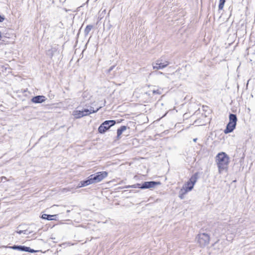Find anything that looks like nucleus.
I'll return each instance as SVG.
<instances>
[{"label":"nucleus","instance_id":"f257e3e1","mask_svg":"<svg viewBox=\"0 0 255 255\" xmlns=\"http://www.w3.org/2000/svg\"><path fill=\"white\" fill-rule=\"evenodd\" d=\"M216 158L219 172L227 168L229 163V157L225 152L219 153L216 156Z\"/></svg>","mask_w":255,"mask_h":255},{"label":"nucleus","instance_id":"f03ea898","mask_svg":"<svg viewBox=\"0 0 255 255\" xmlns=\"http://www.w3.org/2000/svg\"><path fill=\"white\" fill-rule=\"evenodd\" d=\"M196 239L199 246L200 247L203 248L209 244L210 237L208 234L205 233H199L197 235Z\"/></svg>","mask_w":255,"mask_h":255},{"label":"nucleus","instance_id":"7ed1b4c3","mask_svg":"<svg viewBox=\"0 0 255 255\" xmlns=\"http://www.w3.org/2000/svg\"><path fill=\"white\" fill-rule=\"evenodd\" d=\"M116 124V122L115 120L105 121L99 126L98 128V131L99 133L103 134Z\"/></svg>","mask_w":255,"mask_h":255},{"label":"nucleus","instance_id":"20e7f679","mask_svg":"<svg viewBox=\"0 0 255 255\" xmlns=\"http://www.w3.org/2000/svg\"><path fill=\"white\" fill-rule=\"evenodd\" d=\"M98 111V109H97L96 111H91L89 109H84L81 111L80 110H75L73 111V115L74 116L76 119H80L84 116H88L92 113H96Z\"/></svg>","mask_w":255,"mask_h":255},{"label":"nucleus","instance_id":"39448f33","mask_svg":"<svg viewBox=\"0 0 255 255\" xmlns=\"http://www.w3.org/2000/svg\"><path fill=\"white\" fill-rule=\"evenodd\" d=\"M108 172L106 171L98 172L95 174L90 175L93 183H97L101 182L108 176Z\"/></svg>","mask_w":255,"mask_h":255},{"label":"nucleus","instance_id":"423d86ee","mask_svg":"<svg viewBox=\"0 0 255 255\" xmlns=\"http://www.w3.org/2000/svg\"><path fill=\"white\" fill-rule=\"evenodd\" d=\"M6 248L14 250H17L21 252H28L30 253H35L38 252V251L31 249L30 247L21 245H13L12 246H7Z\"/></svg>","mask_w":255,"mask_h":255},{"label":"nucleus","instance_id":"0eeeda50","mask_svg":"<svg viewBox=\"0 0 255 255\" xmlns=\"http://www.w3.org/2000/svg\"><path fill=\"white\" fill-rule=\"evenodd\" d=\"M169 64L167 61L163 60L161 59H158L153 65L154 69H162L167 67Z\"/></svg>","mask_w":255,"mask_h":255},{"label":"nucleus","instance_id":"6e6552de","mask_svg":"<svg viewBox=\"0 0 255 255\" xmlns=\"http://www.w3.org/2000/svg\"><path fill=\"white\" fill-rule=\"evenodd\" d=\"M161 183L159 181H145L142 183V187L143 189H150L154 188L157 185H159Z\"/></svg>","mask_w":255,"mask_h":255},{"label":"nucleus","instance_id":"1a4fd4ad","mask_svg":"<svg viewBox=\"0 0 255 255\" xmlns=\"http://www.w3.org/2000/svg\"><path fill=\"white\" fill-rule=\"evenodd\" d=\"M47 98L43 95H37L31 99V102L34 104H41L46 101Z\"/></svg>","mask_w":255,"mask_h":255},{"label":"nucleus","instance_id":"9d476101","mask_svg":"<svg viewBox=\"0 0 255 255\" xmlns=\"http://www.w3.org/2000/svg\"><path fill=\"white\" fill-rule=\"evenodd\" d=\"M199 172H197L195 173L190 178L189 181L191 182V186L188 187V190H192L194 187V185L197 182V179L199 178Z\"/></svg>","mask_w":255,"mask_h":255},{"label":"nucleus","instance_id":"9b49d317","mask_svg":"<svg viewBox=\"0 0 255 255\" xmlns=\"http://www.w3.org/2000/svg\"><path fill=\"white\" fill-rule=\"evenodd\" d=\"M94 184L91 179V177L90 175L86 180L81 181L79 184L78 187H85L90 184Z\"/></svg>","mask_w":255,"mask_h":255},{"label":"nucleus","instance_id":"f8f14e48","mask_svg":"<svg viewBox=\"0 0 255 255\" xmlns=\"http://www.w3.org/2000/svg\"><path fill=\"white\" fill-rule=\"evenodd\" d=\"M236 124L231 123H228L226 126V128L224 129V133L226 134L232 132L236 128Z\"/></svg>","mask_w":255,"mask_h":255},{"label":"nucleus","instance_id":"ddd939ff","mask_svg":"<svg viewBox=\"0 0 255 255\" xmlns=\"http://www.w3.org/2000/svg\"><path fill=\"white\" fill-rule=\"evenodd\" d=\"M57 52V48L56 47H52L49 49L46 53L47 56H48L51 59L52 58L53 56Z\"/></svg>","mask_w":255,"mask_h":255},{"label":"nucleus","instance_id":"4468645a","mask_svg":"<svg viewBox=\"0 0 255 255\" xmlns=\"http://www.w3.org/2000/svg\"><path fill=\"white\" fill-rule=\"evenodd\" d=\"M57 216H58V215H48V214H44L42 215L41 218H42L43 219H46L48 221L56 220V219H55V218H52V217H57Z\"/></svg>","mask_w":255,"mask_h":255},{"label":"nucleus","instance_id":"2eb2a0df","mask_svg":"<svg viewBox=\"0 0 255 255\" xmlns=\"http://www.w3.org/2000/svg\"><path fill=\"white\" fill-rule=\"evenodd\" d=\"M229 118V123H234V124L237 125V117L236 114H230Z\"/></svg>","mask_w":255,"mask_h":255},{"label":"nucleus","instance_id":"dca6fc26","mask_svg":"<svg viewBox=\"0 0 255 255\" xmlns=\"http://www.w3.org/2000/svg\"><path fill=\"white\" fill-rule=\"evenodd\" d=\"M127 127L126 126H122L120 128L117 129V138H119L122 133L127 129Z\"/></svg>","mask_w":255,"mask_h":255},{"label":"nucleus","instance_id":"f3484780","mask_svg":"<svg viewBox=\"0 0 255 255\" xmlns=\"http://www.w3.org/2000/svg\"><path fill=\"white\" fill-rule=\"evenodd\" d=\"M191 182L190 181H188L185 184L184 186L181 189V191H184V193H187V192L190 191L191 190H188V187L191 186Z\"/></svg>","mask_w":255,"mask_h":255},{"label":"nucleus","instance_id":"a211bd4d","mask_svg":"<svg viewBox=\"0 0 255 255\" xmlns=\"http://www.w3.org/2000/svg\"><path fill=\"white\" fill-rule=\"evenodd\" d=\"M142 183H136L132 185H129L128 186H127L126 188H140L141 189H143V188L142 187Z\"/></svg>","mask_w":255,"mask_h":255},{"label":"nucleus","instance_id":"6ab92c4d","mask_svg":"<svg viewBox=\"0 0 255 255\" xmlns=\"http://www.w3.org/2000/svg\"><path fill=\"white\" fill-rule=\"evenodd\" d=\"M93 26L92 25H88L84 30L85 35H87L89 33L91 29L93 28Z\"/></svg>","mask_w":255,"mask_h":255},{"label":"nucleus","instance_id":"aec40b11","mask_svg":"<svg viewBox=\"0 0 255 255\" xmlns=\"http://www.w3.org/2000/svg\"><path fill=\"white\" fill-rule=\"evenodd\" d=\"M226 2V0H219V10H222L223 9L225 3Z\"/></svg>","mask_w":255,"mask_h":255},{"label":"nucleus","instance_id":"412c9836","mask_svg":"<svg viewBox=\"0 0 255 255\" xmlns=\"http://www.w3.org/2000/svg\"><path fill=\"white\" fill-rule=\"evenodd\" d=\"M186 193H184V191H181V190H180L179 192V198L181 199H183L184 197V195Z\"/></svg>","mask_w":255,"mask_h":255},{"label":"nucleus","instance_id":"4be33fe9","mask_svg":"<svg viewBox=\"0 0 255 255\" xmlns=\"http://www.w3.org/2000/svg\"><path fill=\"white\" fill-rule=\"evenodd\" d=\"M152 93H153V94H158V95L161 94V92H160V90H153L152 91Z\"/></svg>","mask_w":255,"mask_h":255},{"label":"nucleus","instance_id":"5701e85b","mask_svg":"<svg viewBox=\"0 0 255 255\" xmlns=\"http://www.w3.org/2000/svg\"><path fill=\"white\" fill-rule=\"evenodd\" d=\"M5 19V17L4 15H1L0 14V22H2Z\"/></svg>","mask_w":255,"mask_h":255},{"label":"nucleus","instance_id":"b1692460","mask_svg":"<svg viewBox=\"0 0 255 255\" xmlns=\"http://www.w3.org/2000/svg\"><path fill=\"white\" fill-rule=\"evenodd\" d=\"M115 67V66H112L111 67H110V68L108 70V73L111 72L113 70V69Z\"/></svg>","mask_w":255,"mask_h":255},{"label":"nucleus","instance_id":"393cba45","mask_svg":"<svg viewBox=\"0 0 255 255\" xmlns=\"http://www.w3.org/2000/svg\"><path fill=\"white\" fill-rule=\"evenodd\" d=\"M30 233V232H28L27 230H23V234H24L25 235H28Z\"/></svg>","mask_w":255,"mask_h":255},{"label":"nucleus","instance_id":"a878e982","mask_svg":"<svg viewBox=\"0 0 255 255\" xmlns=\"http://www.w3.org/2000/svg\"><path fill=\"white\" fill-rule=\"evenodd\" d=\"M156 75H161L163 74V73L160 71L155 72Z\"/></svg>","mask_w":255,"mask_h":255},{"label":"nucleus","instance_id":"bb28decb","mask_svg":"<svg viewBox=\"0 0 255 255\" xmlns=\"http://www.w3.org/2000/svg\"><path fill=\"white\" fill-rule=\"evenodd\" d=\"M139 192V191H137V190H131L129 191V193H131V192H133V193H136V192Z\"/></svg>","mask_w":255,"mask_h":255},{"label":"nucleus","instance_id":"cd10ccee","mask_svg":"<svg viewBox=\"0 0 255 255\" xmlns=\"http://www.w3.org/2000/svg\"><path fill=\"white\" fill-rule=\"evenodd\" d=\"M18 234H21L22 233H23V230H20L16 232Z\"/></svg>","mask_w":255,"mask_h":255},{"label":"nucleus","instance_id":"c85d7f7f","mask_svg":"<svg viewBox=\"0 0 255 255\" xmlns=\"http://www.w3.org/2000/svg\"><path fill=\"white\" fill-rule=\"evenodd\" d=\"M0 179H1V181H3V180H4V179L5 180L6 179V177H4V176H2V177H1Z\"/></svg>","mask_w":255,"mask_h":255},{"label":"nucleus","instance_id":"c756f323","mask_svg":"<svg viewBox=\"0 0 255 255\" xmlns=\"http://www.w3.org/2000/svg\"><path fill=\"white\" fill-rule=\"evenodd\" d=\"M2 38V34H1V32L0 31V40H1Z\"/></svg>","mask_w":255,"mask_h":255},{"label":"nucleus","instance_id":"7c9ffc66","mask_svg":"<svg viewBox=\"0 0 255 255\" xmlns=\"http://www.w3.org/2000/svg\"><path fill=\"white\" fill-rule=\"evenodd\" d=\"M89 110H90L91 111H95V110H94V108H92V107H91L90 109H89Z\"/></svg>","mask_w":255,"mask_h":255},{"label":"nucleus","instance_id":"2f4dec72","mask_svg":"<svg viewBox=\"0 0 255 255\" xmlns=\"http://www.w3.org/2000/svg\"><path fill=\"white\" fill-rule=\"evenodd\" d=\"M197 140V138H194V139H193V141H194V142H196Z\"/></svg>","mask_w":255,"mask_h":255},{"label":"nucleus","instance_id":"473e14b6","mask_svg":"<svg viewBox=\"0 0 255 255\" xmlns=\"http://www.w3.org/2000/svg\"><path fill=\"white\" fill-rule=\"evenodd\" d=\"M70 212V210H67V213H69Z\"/></svg>","mask_w":255,"mask_h":255},{"label":"nucleus","instance_id":"72a5a7b5","mask_svg":"<svg viewBox=\"0 0 255 255\" xmlns=\"http://www.w3.org/2000/svg\"><path fill=\"white\" fill-rule=\"evenodd\" d=\"M56 217H52V218H55V219H56Z\"/></svg>","mask_w":255,"mask_h":255}]
</instances>
